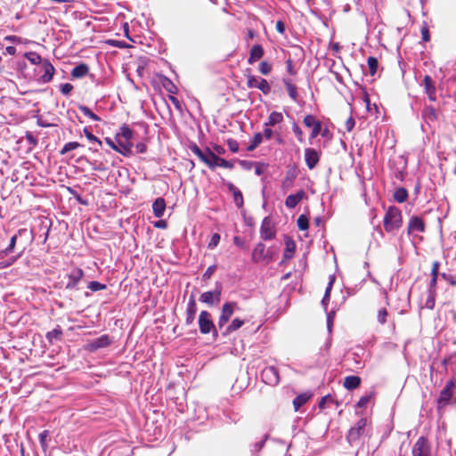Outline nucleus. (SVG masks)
I'll use <instances>...</instances> for the list:
<instances>
[{
	"label": "nucleus",
	"mask_w": 456,
	"mask_h": 456,
	"mask_svg": "<svg viewBox=\"0 0 456 456\" xmlns=\"http://www.w3.org/2000/svg\"><path fill=\"white\" fill-rule=\"evenodd\" d=\"M265 54V50L263 46L259 44L254 45L250 51H249V56L248 59V64H253L262 59V57Z\"/></svg>",
	"instance_id": "a211bd4d"
},
{
	"label": "nucleus",
	"mask_w": 456,
	"mask_h": 456,
	"mask_svg": "<svg viewBox=\"0 0 456 456\" xmlns=\"http://www.w3.org/2000/svg\"><path fill=\"white\" fill-rule=\"evenodd\" d=\"M25 57L32 63V64H42L43 59L42 57L36 52H29L25 53Z\"/></svg>",
	"instance_id": "ea45409f"
},
{
	"label": "nucleus",
	"mask_w": 456,
	"mask_h": 456,
	"mask_svg": "<svg viewBox=\"0 0 456 456\" xmlns=\"http://www.w3.org/2000/svg\"><path fill=\"white\" fill-rule=\"evenodd\" d=\"M245 77L247 78L248 88H257L259 83L258 80H260L261 77L251 74H246Z\"/></svg>",
	"instance_id": "a19ab883"
},
{
	"label": "nucleus",
	"mask_w": 456,
	"mask_h": 456,
	"mask_svg": "<svg viewBox=\"0 0 456 456\" xmlns=\"http://www.w3.org/2000/svg\"><path fill=\"white\" fill-rule=\"evenodd\" d=\"M189 149L199 158L201 162L208 167L211 160L210 156L214 154V152L209 148L207 147L206 149L201 150L196 143H191L189 145Z\"/></svg>",
	"instance_id": "0eeeda50"
},
{
	"label": "nucleus",
	"mask_w": 456,
	"mask_h": 456,
	"mask_svg": "<svg viewBox=\"0 0 456 456\" xmlns=\"http://www.w3.org/2000/svg\"><path fill=\"white\" fill-rule=\"evenodd\" d=\"M305 197L304 190H299L296 194L289 195L285 200V206L288 208H294Z\"/></svg>",
	"instance_id": "6ab92c4d"
},
{
	"label": "nucleus",
	"mask_w": 456,
	"mask_h": 456,
	"mask_svg": "<svg viewBox=\"0 0 456 456\" xmlns=\"http://www.w3.org/2000/svg\"><path fill=\"white\" fill-rule=\"evenodd\" d=\"M384 229L387 232H394L403 224L402 211L396 207H389L383 220Z\"/></svg>",
	"instance_id": "f257e3e1"
},
{
	"label": "nucleus",
	"mask_w": 456,
	"mask_h": 456,
	"mask_svg": "<svg viewBox=\"0 0 456 456\" xmlns=\"http://www.w3.org/2000/svg\"><path fill=\"white\" fill-rule=\"evenodd\" d=\"M106 288L107 286L105 284H102L96 281H90V283L88 284V289H91L92 291L102 290L105 289Z\"/></svg>",
	"instance_id": "6e6d98bb"
},
{
	"label": "nucleus",
	"mask_w": 456,
	"mask_h": 456,
	"mask_svg": "<svg viewBox=\"0 0 456 456\" xmlns=\"http://www.w3.org/2000/svg\"><path fill=\"white\" fill-rule=\"evenodd\" d=\"M166 201L163 198H157L152 204V211L156 217L160 218L164 216L166 210Z\"/></svg>",
	"instance_id": "b1692460"
},
{
	"label": "nucleus",
	"mask_w": 456,
	"mask_h": 456,
	"mask_svg": "<svg viewBox=\"0 0 456 456\" xmlns=\"http://www.w3.org/2000/svg\"><path fill=\"white\" fill-rule=\"evenodd\" d=\"M220 241V235L218 233H214L211 237L210 241L208 242V248H214L217 246Z\"/></svg>",
	"instance_id": "69168bd1"
},
{
	"label": "nucleus",
	"mask_w": 456,
	"mask_h": 456,
	"mask_svg": "<svg viewBox=\"0 0 456 456\" xmlns=\"http://www.w3.org/2000/svg\"><path fill=\"white\" fill-rule=\"evenodd\" d=\"M312 397V394L310 393H303L298 395L293 400L294 410L297 411L304 404H305L310 398Z\"/></svg>",
	"instance_id": "cd10ccee"
},
{
	"label": "nucleus",
	"mask_w": 456,
	"mask_h": 456,
	"mask_svg": "<svg viewBox=\"0 0 456 456\" xmlns=\"http://www.w3.org/2000/svg\"><path fill=\"white\" fill-rule=\"evenodd\" d=\"M320 121L317 120L316 118L312 114L306 115L303 119V123L306 127H314Z\"/></svg>",
	"instance_id": "09e8293b"
},
{
	"label": "nucleus",
	"mask_w": 456,
	"mask_h": 456,
	"mask_svg": "<svg viewBox=\"0 0 456 456\" xmlns=\"http://www.w3.org/2000/svg\"><path fill=\"white\" fill-rule=\"evenodd\" d=\"M79 110H81V112H82L85 116L88 117L89 118H91V119H93V120H94V121H100V120H101L100 117H99V116H97L96 114H94V113L90 110V108H89V107H87V106H84V105H81V106H79Z\"/></svg>",
	"instance_id": "79ce46f5"
},
{
	"label": "nucleus",
	"mask_w": 456,
	"mask_h": 456,
	"mask_svg": "<svg viewBox=\"0 0 456 456\" xmlns=\"http://www.w3.org/2000/svg\"><path fill=\"white\" fill-rule=\"evenodd\" d=\"M321 152L314 148H306L305 150V161L309 169H314L319 163Z\"/></svg>",
	"instance_id": "9d476101"
},
{
	"label": "nucleus",
	"mask_w": 456,
	"mask_h": 456,
	"mask_svg": "<svg viewBox=\"0 0 456 456\" xmlns=\"http://www.w3.org/2000/svg\"><path fill=\"white\" fill-rule=\"evenodd\" d=\"M297 224L300 231H305L309 228V218L305 215H300L297 217Z\"/></svg>",
	"instance_id": "58836bf2"
},
{
	"label": "nucleus",
	"mask_w": 456,
	"mask_h": 456,
	"mask_svg": "<svg viewBox=\"0 0 456 456\" xmlns=\"http://www.w3.org/2000/svg\"><path fill=\"white\" fill-rule=\"evenodd\" d=\"M84 276V271L80 268H74L70 273L67 275L69 281L66 284L67 289H73Z\"/></svg>",
	"instance_id": "f8f14e48"
},
{
	"label": "nucleus",
	"mask_w": 456,
	"mask_h": 456,
	"mask_svg": "<svg viewBox=\"0 0 456 456\" xmlns=\"http://www.w3.org/2000/svg\"><path fill=\"white\" fill-rule=\"evenodd\" d=\"M283 121V116L281 112L273 111L270 113L268 117V121L265 123V126H273L277 124H280Z\"/></svg>",
	"instance_id": "2f4dec72"
},
{
	"label": "nucleus",
	"mask_w": 456,
	"mask_h": 456,
	"mask_svg": "<svg viewBox=\"0 0 456 456\" xmlns=\"http://www.w3.org/2000/svg\"><path fill=\"white\" fill-rule=\"evenodd\" d=\"M441 277L449 282L452 286H456V279L454 276L443 273H441Z\"/></svg>",
	"instance_id": "774afa93"
},
{
	"label": "nucleus",
	"mask_w": 456,
	"mask_h": 456,
	"mask_svg": "<svg viewBox=\"0 0 456 456\" xmlns=\"http://www.w3.org/2000/svg\"><path fill=\"white\" fill-rule=\"evenodd\" d=\"M412 456H431V444L427 437L420 436L411 450Z\"/></svg>",
	"instance_id": "39448f33"
},
{
	"label": "nucleus",
	"mask_w": 456,
	"mask_h": 456,
	"mask_svg": "<svg viewBox=\"0 0 456 456\" xmlns=\"http://www.w3.org/2000/svg\"><path fill=\"white\" fill-rule=\"evenodd\" d=\"M62 329L61 326H57L53 330L46 333L45 338L50 344H54L57 341H61L62 338Z\"/></svg>",
	"instance_id": "bb28decb"
},
{
	"label": "nucleus",
	"mask_w": 456,
	"mask_h": 456,
	"mask_svg": "<svg viewBox=\"0 0 456 456\" xmlns=\"http://www.w3.org/2000/svg\"><path fill=\"white\" fill-rule=\"evenodd\" d=\"M295 252H296L295 241L291 238L286 237L285 238V249L283 252V260L281 261V263L293 258Z\"/></svg>",
	"instance_id": "412c9836"
},
{
	"label": "nucleus",
	"mask_w": 456,
	"mask_h": 456,
	"mask_svg": "<svg viewBox=\"0 0 456 456\" xmlns=\"http://www.w3.org/2000/svg\"><path fill=\"white\" fill-rule=\"evenodd\" d=\"M367 420L364 418L360 419L348 432L349 440H357L364 431Z\"/></svg>",
	"instance_id": "ddd939ff"
},
{
	"label": "nucleus",
	"mask_w": 456,
	"mask_h": 456,
	"mask_svg": "<svg viewBox=\"0 0 456 456\" xmlns=\"http://www.w3.org/2000/svg\"><path fill=\"white\" fill-rule=\"evenodd\" d=\"M263 380L270 385H276L280 381L278 370L273 366L265 368L261 372Z\"/></svg>",
	"instance_id": "1a4fd4ad"
},
{
	"label": "nucleus",
	"mask_w": 456,
	"mask_h": 456,
	"mask_svg": "<svg viewBox=\"0 0 456 456\" xmlns=\"http://www.w3.org/2000/svg\"><path fill=\"white\" fill-rule=\"evenodd\" d=\"M111 339L109 337V335L104 334L101 337L90 341L86 346V349L90 352H94L100 348L107 347L111 344Z\"/></svg>",
	"instance_id": "6e6552de"
},
{
	"label": "nucleus",
	"mask_w": 456,
	"mask_h": 456,
	"mask_svg": "<svg viewBox=\"0 0 456 456\" xmlns=\"http://www.w3.org/2000/svg\"><path fill=\"white\" fill-rule=\"evenodd\" d=\"M258 82L257 89H259L264 94H269L271 92V86L268 81L261 77Z\"/></svg>",
	"instance_id": "de8ad7c7"
},
{
	"label": "nucleus",
	"mask_w": 456,
	"mask_h": 456,
	"mask_svg": "<svg viewBox=\"0 0 456 456\" xmlns=\"http://www.w3.org/2000/svg\"><path fill=\"white\" fill-rule=\"evenodd\" d=\"M436 292L428 291V298L425 303V306L428 309H433L435 307Z\"/></svg>",
	"instance_id": "8fccbe9b"
},
{
	"label": "nucleus",
	"mask_w": 456,
	"mask_h": 456,
	"mask_svg": "<svg viewBox=\"0 0 456 456\" xmlns=\"http://www.w3.org/2000/svg\"><path fill=\"white\" fill-rule=\"evenodd\" d=\"M48 436H49V431L48 430H44L38 436L39 442H40L41 447H42L44 452H45L47 450V448H48V444L46 443V439H47Z\"/></svg>",
	"instance_id": "3c124183"
},
{
	"label": "nucleus",
	"mask_w": 456,
	"mask_h": 456,
	"mask_svg": "<svg viewBox=\"0 0 456 456\" xmlns=\"http://www.w3.org/2000/svg\"><path fill=\"white\" fill-rule=\"evenodd\" d=\"M16 241H17V234L13 235L11 238L9 245L4 250H2V256L3 255L8 256L9 254L14 252Z\"/></svg>",
	"instance_id": "a18cd8bd"
},
{
	"label": "nucleus",
	"mask_w": 456,
	"mask_h": 456,
	"mask_svg": "<svg viewBox=\"0 0 456 456\" xmlns=\"http://www.w3.org/2000/svg\"><path fill=\"white\" fill-rule=\"evenodd\" d=\"M85 136L87 138V140L92 143H96L99 146H102V141L95 135H94L87 127H85L83 129Z\"/></svg>",
	"instance_id": "c03bdc74"
},
{
	"label": "nucleus",
	"mask_w": 456,
	"mask_h": 456,
	"mask_svg": "<svg viewBox=\"0 0 456 456\" xmlns=\"http://www.w3.org/2000/svg\"><path fill=\"white\" fill-rule=\"evenodd\" d=\"M214 293L212 291H207L200 295V300L203 303H206L208 305H213L214 300Z\"/></svg>",
	"instance_id": "603ef678"
},
{
	"label": "nucleus",
	"mask_w": 456,
	"mask_h": 456,
	"mask_svg": "<svg viewBox=\"0 0 456 456\" xmlns=\"http://www.w3.org/2000/svg\"><path fill=\"white\" fill-rule=\"evenodd\" d=\"M266 249L265 245L262 242H259L256 245L252 251V260L255 263H259L264 261L266 258Z\"/></svg>",
	"instance_id": "4be33fe9"
},
{
	"label": "nucleus",
	"mask_w": 456,
	"mask_h": 456,
	"mask_svg": "<svg viewBox=\"0 0 456 456\" xmlns=\"http://www.w3.org/2000/svg\"><path fill=\"white\" fill-rule=\"evenodd\" d=\"M362 379L359 376H346L344 379L343 386L347 390H353L360 387Z\"/></svg>",
	"instance_id": "a878e982"
},
{
	"label": "nucleus",
	"mask_w": 456,
	"mask_h": 456,
	"mask_svg": "<svg viewBox=\"0 0 456 456\" xmlns=\"http://www.w3.org/2000/svg\"><path fill=\"white\" fill-rule=\"evenodd\" d=\"M260 237L264 240H273L276 237L275 225L270 216H265L261 223Z\"/></svg>",
	"instance_id": "20e7f679"
},
{
	"label": "nucleus",
	"mask_w": 456,
	"mask_h": 456,
	"mask_svg": "<svg viewBox=\"0 0 456 456\" xmlns=\"http://www.w3.org/2000/svg\"><path fill=\"white\" fill-rule=\"evenodd\" d=\"M228 190L232 193L233 200L237 208H241L244 204L242 192L232 183L227 184Z\"/></svg>",
	"instance_id": "5701e85b"
},
{
	"label": "nucleus",
	"mask_w": 456,
	"mask_h": 456,
	"mask_svg": "<svg viewBox=\"0 0 456 456\" xmlns=\"http://www.w3.org/2000/svg\"><path fill=\"white\" fill-rule=\"evenodd\" d=\"M282 83L288 92L289 98L293 101H297L298 98V92L297 86L292 83L289 78H282Z\"/></svg>",
	"instance_id": "393cba45"
},
{
	"label": "nucleus",
	"mask_w": 456,
	"mask_h": 456,
	"mask_svg": "<svg viewBox=\"0 0 456 456\" xmlns=\"http://www.w3.org/2000/svg\"><path fill=\"white\" fill-rule=\"evenodd\" d=\"M425 91L428 96V99L432 102H435L436 97V86L435 82L429 75H426L423 78Z\"/></svg>",
	"instance_id": "aec40b11"
},
{
	"label": "nucleus",
	"mask_w": 456,
	"mask_h": 456,
	"mask_svg": "<svg viewBox=\"0 0 456 456\" xmlns=\"http://www.w3.org/2000/svg\"><path fill=\"white\" fill-rule=\"evenodd\" d=\"M367 64L369 67V72L370 76H374L377 73L379 61L376 57L370 56L367 60Z\"/></svg>",
	"instance_id": "e433bc0d"
},
{
	"label": "nucleus",
	"mask_w": 456,
	"mask_h": 456,
	"mask_svg": "<svg viewBox=\"0 0 456 456\" xmlns=\"http://www.w3.org/2000/svg\"><path fill=\"white\" fill-rule=\"evenodd\" d=\"M423 117L428 122H435L437 120V114L434 107L427 106L423 110Z\"/></svg>",
	"instance_id": "72a5a7b5"
},
{
	"label": "nucleus",
	"mask_w": 456,
	"mask_h": 456,
	"mask_svg": "<svg viewBox=\"0 0 456 456\" xmlns=\"http://www.w3.org/2000/svg\"><path fill=\"white\" fill-rule=\"evenodd\" d=\"M199 328L202 334L213 333L215 338L217 337V330L212 321L211 314L208 311H201L199 316Z\"/></svg>",
	"instance_id": "f03ea898"
},
{
	"label": "nucleus",
	"mask_w": 456,
	"mask_h": 456,
	"mask_svg": "<svg viewBox=\"0 0 456 456\" xmlns=\"http://www.w3.org/2000/svg\"><path fill=\"white\" fill-rule=\"evenodd\" d=\"M322 133V123L319 122L314 127H312V132L310 134V140H313L318 136Z\"/></svg>",
	"instance_id": "e2e57ef3"
},
{
	"label": "nucleus",
	"mask_w": 456,
	"mask_h": 456,
	"mask_svg": "<svg viewBox=\"0 0 456 456\" xmlns=\"http://www.w3.org/2000/svg\"><path fill=\"white\" fill-rule=\"evenodd\" d=\"M421 37L424 42L430 41V33L427 24L423 25L420 29Z\"/></svg>",
	"instance_id": "680f3d73"
},
{
	"label": "nucleus",
	"mask_w": 456,
	"mask_h": 456,
	"mask_svg": "<svg viewBox=\"0 0 456 456\" xmlns=\"http://www.w3.org/2000/svg\"><path fill=\"white\" fill-rule=\"evenodd\" d=\"M408 191L404 187L397 188L394 192V200L398 203H403L408 199Z\"/></svg>",
	"instance_id": "7c9ffc66"
},
{
	"label": "nucleus",
	"mask_w": 456,
	"mask_h": 456,
	"mask_svg": "<svg viewBox=\"0 0 456 456\" xmlns=\"http://www.w3.org/2000/svg\"><path fill=\"white\" fill-rule=\"evenodd\" d=\"M197 312V304L193 295H191L189 298V302L187 304L186 308V324L190 325L194 322L195 315Z\"/></svg>",
	"instance_id": "f3484780"
},
{
	"label": "nucleus",
	"mask_w": 456,
	"mask_h": 456,
	"mask_svg": "<svg viewBox=\"0 0 456 456\" xmlns=\"http://www.w3.org/2000/svg\"><path fill=\"white\" fill-rule=\"evenodd\" d=\"M226 143L232 152L236 153L239 151V142L235 139L229 138Z\"/></svg>",
	"instance_id": "13d9d810"
},
{
	"label": "nucleus",
	"mask_w": 456,
	"mask_h": 456,
	"mask_svg": "<svg viewBox=\"0 0 456 456\" xmlns=\"http://www.w3.org/2000/svg\"><path fill=\"white\" fill-rule=\"evenodd\" d=\"M387 316L388 312L385 307L378 311L377 319L380 324H385L387 322Z\"/></svg>",
	"instance_id": "864d4df0"
},
{
	"label": "nucleus",
	"mask_w": 456,
	"mask_h": 456,
	"mask_svg": "<svg viewBox=\"0 0 456 456\" xmlns=\"http://www.w3.org/2000/svg\"><path fill=\"white\" fill-rule=\"evenodd\" d=\"M80 146H81L80 143L77 142H67L66 144H64V146L61 150L60 153L61 155H64V154H66L67 152H69L70 151H73V150H76V149L79 148Z\"/></svg>",
	"instance_id": "37998d69"
},
{
	"label": "nucleus",
	"mask_w": 456,
	"mask_h": 456,
	"mask_svg": "<svg viewBox=\"0 0 456 456\" xmlns=\"http://www.w3.org/2000/svg\"><path fill=\"white\" fill-rule=\"evenodd\" d=\"M119 138L126 139V140H132L134 137V131L126 124H123L120 128L119 132L116 134L115 135V141Z\"/></svg>",
	"instance_id": "c756f323"
},
{
	"label": "nucleus",
	"mask_w": 456,
	"mask_h": 456,
	"mask_svg": "<svg viewBox=\"0 0 456 456\" xmlns=\"http://www.w3.org/2000/svg\"><path fill=\"white\" fill-rule=\"evenodd\" d=\"M210 157H211V160H210V164L208 165V167L210 169H215L216 167L228 168V169H232L234 167V164L232 161H228L224 159H222L215 153L213 155H211Z\"/></svg>",
	"instance_id": "2eb2a0df"
},
{
	"label": "nucleus",
	"mask_w": 456,
	"mask_h": 456,
	"mask_svg": "<svg viewBox=\"0 0 456 456\" xmlns=\"http://www.w3.org/2000/svg\"><path fill=\"white\" fill-rule=\"evenodd\" d=\"M237 306L236 302H225L222 306V311L218 319V327L222 329L231 319Z\"/></svg>",
	"instance_id": "423d86ee"
},
{
	"label": "nucleus",
	"mask_w": 456,
	"mask_h": 456,
	"mask_svg": "<svg viewBox=\"0 0 456 456\" xmlns=\"http://www.w3.org/2000/svg\"><path fill=\"white\" fill-rule=\"evenodd\" d=\"M216 265L208 266V269L206 270V272L203 273L202 278L204 280H208L212 276V274L216 272Z\"/></svg>",
	"instance_id": "338daca9"
},
{
	"label": "nucleus",
	"mask_w": 456,
	"mask_h": 456,
	"mask_svg": "<svg viewBox=\"0 0 456 456\" xmlns=\"http://www.w3.org/2000/svg\"><path fill=\"white\" fill-rule=\"evenodd\" d=\"M292 130L295 134V135L297 136V141L299 142H304V134H303V131L302 129L300 128V126L296 123L294 122L292 124Z\"/></svg>",
	"instance_id": "5fc2aeb1"
},
{
	"label": "nucleus",
	"mask_w": 456,
	"mask_h": 456,
	"mask_svg": "<svg viewBox=\"0 0 456 456\" xmlns=\"http://www.w3.org/2000/svg\"><path fill=\"white\" fill-rule=\"evenodd\" d=\"M23 248L19 251L17 252V254L11 257L10 261H3L1 262V265H2V268L4 267H7L9 265H11L13 262H15L22 254L23 252Z\"/></svg>",
	"instance_id": "052dcab7"
},
{
	"label": "nucleus",
	"mask_w": 456,
	"mask_h": 456,
	"mask_svg": "<svg viewBox=\"0 0 456 456\" xmlns=\"http://www.w3.org/2000/svg\"><path fill=\"white\" fill-rule=\"evenodd\" d=\"M273 70V66L267 61H262L258 65V71L264 75H269Z\"/></svg>",
	"instance_id": "4c0bfd02"
},
{
	"label": "nucleus",
	"mask_w": 456,
	"mask_h": 456,
	"mask_svg": "<svg viewBox=\"0 0 456 456\" xmlns=\"http://www.w3.org/2000/svg\"><path fill=\"white\" fill-rule=\"evenodd\" d=\"M263 142V134L261 133H256L254 134L253 138L250 141L249 145L247 150L248 151H254L258 145H260Z\"/></svg>",
	"instance_id": "c9c22d12"
},
{
	"label": "nucleus",
	"mask_w": 456,
	"mask_h": 456,
	"mask_svg": "<svg viewBox=\"0 0 456 456\" xmlns=\"http://www.w3.org/2000/svg\"><path fill=\"white\" fill-rule=\"evenodd\" d=\"M88 72V65L86 63H80L71 70V77L74 78H80L87 75Z\"/></svg>",
	"instance_id": "c85d7f7f"
},
{
	"label": "nucleus",
	"mask_w": 456,
	"mask_h": 456,
	"mask_svg": "<svg viewBox=\"0 0 456 456\" xmlns=\"http://www.w3.org/2000/svg\"><path fill=\"white\" fill-rule=\"evenodd\" d=\"M285 63H286V69H287L288 74L290 76H296L297 72L294 67L293 60L289 58Z\"/></svg>",
	"instance_id": "bf43d9fd"
},
{
	"label": "nucleus",
	"mask_w": 456,
	"mask_h": 456,
	"mask_svg": "<svg viewBox=\"0 0 456 456\" xmlns=\"http://www.w3.org/2000/svg\"><path fill=\"white\" fill-rule=\"evenodd\" d=\"M296 177L297 174L295 173V171H288L284 180L282 181V189L289 190V188H291L293 186L294 180L296 179Z\"/></svg>",
	"instance_id": "473e14b6"
},
{
	"label": "nucleus",
	"mask_w": 456,
	"mask_h": 456,
	"mask_svg": "<svg viewBox=\"0 0 456 456\" xmlns=\"http://www.w3.org/2000/svg\"><path fill=\"white\" fill-rule=\"evenodd\" d=\"M372 396L373 393L362 396L357 403V406L359 408H365L369 402L370 401V399L372 398Z\"/></svg>",
	"instance_id": "4d7b16f0"
},
{
	"label": "nucleus",
	"mask_w": 456,
	"mask_h": 456,
	"mask_svg": "<svg viewBox=\"0 0 456 456\" xmlns=\"http://www.w3.org/2000/svg\"><path fill=\"white\" fill-rule=\"evenodd\" d=\"M455 387L456 384L452 379L449 380L446 383L445 387L442 389L440 395L436 401L438 410L444 408L448 404V403L452 399L453 389L455 388Z\"/></svg>",
	"instance_id": "7ed1b4c3"
},
{
	"label": "nucleus",
	"mask_w": 456,
	"mask_h": 456,
	"mask_svg": "<svg viewBox=\"0 0 456 456\" xmlns=\"http://www.w3.org/2000/svg\"><path fill=\"white\" fill-rule=\"evenodd\" d=\"M163 86L171 94H175L178 92L176 86L168 78H165Z\"/></svg>",
	"instance_id": "49530a36"
},
{
	"label": "nucleus",
	"mask_w": 456,
	"mask_h": 456,
	"mask_svg": "<svg viewBox=\"0 0 456 456\" xmlns=\"http://www.w3.org/2000/svg\"><path fill=\"white\" fill-rule=\"evenodd\" d=\"M244 324V321L240 318H235L232 323L226 328L224 335L230 334L232 332L236 331Z\"/></svg>",
	"instance_id": "f704fd0d"
},
{
	"label": "nucleus",
	"mask_w": 456,
	"mask_h": 456,
	"mask_svg": "<svg viewBox=\"0 0 456 456\" xmlns=\"http://www.w3.org/2000/svg\"><path fill=\"white\" fill-rule=\"evenodd\" d=\"M147 150H148V146L145 142H140L136 143V145H135V153L136 154L145 153V152H147Z\"/></svg>",
	"instance_id": "0e129e2a"
},
{
	"label": "nucleus",
	"mask_w": 456,
	"mask_h": 456,
	"mask_svg": "<svg viewBox=\"0 0 456 456\" xmlns=\"http://www.w3.org/2000/svg\"><path fill=\"white\" fill-rule=\"evenodd\" d=\"M425 230H426L425 222L421 217L417 216H413L411 217V219L408 223V226H407V231H408L409 234H411L414 231H417L419 232H424Z\"/></svg>",
	"instance_id": "4468645a"
},
{
	"label": "nucleus",
	"mask_w": 456,
	"mask_h": 456,
	"mask_svg": "<svg viewBox=\"0 0 456 456\" xmlns=\"http://www.w3.org/2000/svg\"><path fill=\"white\" fill-rule=\"evenodd\" d=\"M118 143L119 153L125 157H130L134 154L133 148L134 144L132 140H126L123 138H118L116 140Z\"/></svg>",
	"instance_id": "dca6fc26"
},
{
	"label": "nucleus",
	"mask_w": 456,
	"mask_h": 456,
	"mask_svg": "<svg viewBox=\"0 0 456 456\" xmlns=\"http://www.w3.org/2000/svg\"><path fill=\"white\" fill-rule=\"evenodd\" d=\"M40 71H43V75L40 77V80L43 83H48L53 79V74L55 72V69L53 64L47 59H44L42 64L40 65Z\"/></svg>",
	"instance_id": "9b49d317"
}]
</instances>
